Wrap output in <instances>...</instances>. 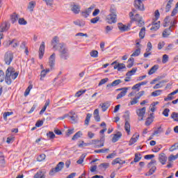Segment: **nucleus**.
Masks as SVG:
<instances>
[{
    "label": "nucleus",
    "mask_w": 178,
    "mask_h": 178,
    "mask_svg": "<svg viewBox=\"0 0 178 178\" xmlns=\"http://www.w3.org/2000/svg\"><path fill=\"white\" fill-rule=\"evenodd\" d=\"M159 161L161 163V165H165L166 161H168V157L165 153H161L159 156Z\"/></svg>",
    "instance_id": "15"
},
{
    "label": "nucleus",
    "mask_w": 178,
    "mask_h": 178,
    "mask_svg": "<svg viewBox=\"0 0 178 178\" xmlns=\"http://www.w3.org/2000/svg\"><path fill=\"white\" fill-rule=\"evenodd\" d=\"M10 19L13 23V24H15L17 20H19V15L16 14V13H13L10 16Z\"/></svg>",
    "instance_id": "18"
},
{
    "label": "nucleus",
    "mask_w": 178,
    "mask_h": 178,
    "mask_svg": "<svg viewBox=\"0 0 178 178\" xmlns=\"http://www.w3.org/2000/svg\"><path fill=\"white\" fill-rule=\"evenodd\" d=\"M139 37L143 40L145 37V27H143L139 33Z\"/></svg>",
    "instance_id": "36"
},
{
    "label": "nucleus",
    "mask_w": 178,
    "mask_h": 178,
    "mask_svg": "<svg viewBox=\"0 0 178 178\" xmlns=\"http://www.w3.org/2000/svg\"><path fill=\"white\" fill-rule=\"evenodd\" d=\"M112 30H113V26H106L105 28L106 34H109V32L112 31Z\"/></svg>",
    "instance_id": "57"
},
{
    "label": "nucleus",
    "mask_w": 178,
    "mask_h": 178,
    "mask_svg": "<svg viewBox=\"0 0 178 178\" xmlns=\"http://www.w3.org/2000/svg\"><path fill=\"white\" fill-rule=\"evenodd\" d=\"M82 136H83V133L79 131L76 132V133L73 136L72 140H77V139L80 138Z\"/></svg>",
    "instance_id": "32"
},
{
    "label": "nucleus",
    "mask_w": 178,
    "mask_h": 178,
    "mask_svg": "<svg viewBox=\"0 0 178 178\" xmlns=\"http://www.w3.org/2000/svg\"><path fill=\"white\" fill-rule=\"evenodd\" d=\"M122 83V80L117 79L113 81L111 83H108L106 85V88L109 90V88H112V87H116V86H119Z\"/></svg>",
    "instance_id": "16"
},
{
    "label": "nucleus",
    "mask_w": 178,
    "mask_h": 178,
    "mask_svg": "<svg viewBox=\"0 0 178 178\" xmlns=\"http://www.w3.org/2000/svg\"><path fill=\"white\" fill-rule=\"evenodd\" d=\"M18 23L19 24L26 26V24H27V21H26L24 18H19L18 19Z\"/></svg>",
    "instance_id": "54"
},
{
    "label": "nucleus",
    "mask_w": 178,
    "mask_h": 178,
    "mask_svg": "<svg viewBox=\"0 0 178 178\" xmlns=\"http://www.w3.org/2000/svg\"><path fill=\"white\" fill-rule=\"evenodd\" d=\"M20 49H25V54H29V49L26 47V42H23L21 45H20Z\"/></svg>",
    "instance_id": "46"
},
{
    "label": "nucleus",
    "mask_w": 178,
    "mask_h": 178,
    "mask_svg": "<svg viewBox=\"0 0 178 178\" xmlns=\"http://www.w3.org/2000/svg\"><path fill=\"white\" fill-rule=\"evenodd\" d=\"M65 167V163L63 162H59L57 165L56 166V168H52L50 172H49V175L51 176H54V175L55 173H58V172H60V170H62V169H63V168Z\"/></svg>",
    "instance_id": "5"
},
{
    "label": "nucleus",
    "mask_w": 178,
    "mask_h": 178,
    "mask_svg": "<svg viewBox=\"0 0 178 178\" xmlns=\"http://www.w3.org/2000/svg\"><path fill=\"white\" fill-rule=\"evenodd\" d=\"M116 10L114 8H111V14L107 16V22L109 24L116 22Z\"/></svg>",
    "instance_id": "4"
},
{
    "label": "nucleus",
    "mask_w": 178,
    "mask_h": 178,
    "mask_svg": "<svg viewBox=\"0 0 178 178\" xmlns=\"http://www.w3.org/2000/svg\"><path fill=\"white\" fill-rule=\"evenodd\" d=\"M147 168H149V170L147 172V176L154 175V173H155V170H156V161L155 159H152L151 162L148 163Z\"/></svg>",
    "instance_id": "3"
},
{
    "label": "nucleus",
    "mask_w": 178,
    "mask_h": 178,
    "mask_svg": "<svg viewBox=\"0 0 178 178\" xmlns=\"http://www.w3.org/2000/svg\"><path fill=\"white\" fill-rule=\"evenodd\" d=\"M17 76H19V73L15 72V70L12 67L6 70V77L3 71L0 70V83H2L5 80L6 84H12V79L13 80H15Z\"/></svg>",
    "instance_id": "2"
},
{
    "label": "nucleus",
    "mask_w": 178,
    "mask_h": 178,
    "mask_svg": "<svg viewBox=\"0 0 178 178\" xmlns=\"http://www.w3.org/2000/svg\"><path fill=\"white\" fill-rule=\"evenodd\" d=\"M117 163H120V165H123V163H126V161H122L120 158H117L112 161V165H117Z\"/></svg>",
    "instance_id": "27"
},
{
    "label": "nucleus",
    "mask_w": 178,
    "mask_h": 178,
    "mask_svg": "<svg viewBox=\"0 0 178 178\" xmlns=\"http://www.w3.org/2000/svg\"><path fill=\"white\" fill-rule=\"evenodd\" d=\"M159 69V65H154L148 72V74L151 76V74H154L156 70Z\"/></svg>",
    "instance_id": "23"
},
{
    "label": "nucleus",
    "mask_w": 178,
    "mask_h": 178,
    "mask_svg": "<svg viewBox=\"0 0 178 178\" xmlns=\"http://www.w3.org/2000/svg\"><path fill=\"white\" fill-rule=\"evenodd\" d=\"M108 81H109V79L108 78L103 79L99 81L98 86H104V84H105L106 83H108Z\"/></svg>",
    "instance_id": "51"
},
{
    "label": "nucleus",
    "mask_w": 178,
    "mask_h": 178,
    "mask_svg": "<svg viewBox=\"0 0 178 178\" xmlns=\"http://www.w3.org/2000/svg\"><path fill=\"white\" fill-rule=\"evenodd\" d=\"M140 54H141V49L138 48L131 55V56L135 57V56H138L140 55Z\"/></svg>",
    "instance_id": "43"
},
{
    "label": "nucleus",
    "mask_w": 178,
    "mask_h": 178,
    "mask_svg": "<svg viewBox=\"0 0 178 178\" xmlns=\"http://www.w3.org/2000/svg\"><path fill=\"white\" fill-rule=\"evenodd\" d=\"M162 149V145H156L152 149L153 152H159Z\"/></svg>",
    "instance_id": "45"
},
{
    "label": "nucleus",
    "mask_w": 178,
    "mask_h": 178,
    "mask_svg": "<svg viewBox=\"0 0 178 178\" xmlns=\"http://www.w3.org/2000/svg\"><path fill=\"white\" fill-rule=\"evenodd\" d=\"M51 45L53 49L58 50L60 54V59L66 60L67 59V49H66V44L65 43H59V38L55 36L51 40Z\"/></svg>",
    "instance_id": "1"
},
{
    "label": "nucleus",
    "mask_w": 178,
    "mask_h": 178,
    "mask_svg": "<svg viewBox=\"0 0 178 178\" xmlns=\"http://www.w3.org/2000/svg\"><path fill=\"white\" fill-rule=\"evenodd\" d=\"M33 178H45V170H42L38 172L33 177Z\"/></svg>",
    "instance_id": "19"
},
{
    "label": "nucleus",
    "mask_w": 178,
    "mask_h": 178,
    "mask_svg": "<svg viewBox=\"0 0 178 178\" xmlns=\"http://www.w3.org/2000/svg\"><path fill=\"white\" fill-rule=\"evenodd\" d=\"M126 94H127V90H123L121 91L120 93H119L116 99H120L121 98H123V97H126Z\"/></svg>",
    "instance_id": "30"
},
{
    "label": "nucleus",
    "mask_w": 178,
    "mask_h": 178,
    "mask_svg": "<svg viewBox=\"0 0 178 178\" xmlns=\"http://www.w3.org/2000/svg\"><path fill=\"white\" fill-rule=\"evenodd\" d=\"M47 73H49V69L43 70L40 72V80L42 81Z\"/></svg>",
    "instance_id": "24"
},
{
    "label": "nucleus",
    "mask_w": 178,
    "mask_h": 178,
    "mask_svg": "<svg viewBox=\"0 0 178 178\" xmlns=\"http://www.w3.org/2000/svg\"><path fill=\"white\" fill-rule=\"evenodd\" d=\"M140 19H143V17L140 16L139 14H136L131 20H134V22H138V20H140Z\"/></svg>",
    "instance_id": "53"
},
{
    "label": "nucleus",
    "mask_w": 178,
    "mask_h": 178,
    "mask_svg": "<svg viewBox=\"0 0 178 178\" xmlns=\"http://www.w3.org/2000/svg\"><path fill=\"white\" fill-rule=\"evenodd\" d=\"M33 88V86L30 85L24 92V97H27L30 94V90Z\"/></svg>",
    "instance_id": "58"
},
{
    "label": "nucleus",
    "mask_w": 178,
    "mask_h": 178,
    "mask_svg": "<svg viewBox=\"0 0 178 178\" xmlns=\"http://www.w3.org/2000/svg\"><path fill=\"white\" fill-rule=\"evenodd\" d=\"M169 112H170V110L169 108H165L163 111V115L165 116V118H168V116H169Z\"/></svg>",
    "instance_id": "61"
},
{
    "label": "nucleus",
    "mask_w": 178,
    "mask_h": 178,
    "mask_svg": "<svg viewBox=\"0 0 178 178\" xmlns=\"http://www.w3.org/2000/svg\"><path fill=\"white\" fill-rule=\"evenodd\" d=\"M10 115H13V112H5L3 114V118L4 120H8V116H10Z\"/></svg>",
    "instance_id": "49"
},
{
    "label": "nucleus",
    "mask_w": 178,
    "mask_h": 178,
    "mask_svg": "<svg viewBox=\"0 0 178 178\" xmlns=\"http://www.w3.org/2000/svg\"><path fill=\"white\" fill-rule=\"evenodd\" d=\"M162 94V90H157L154 92H152L151 95L152 97H159V95H161Z\"/></svg>",
    "instance_id": "40"
},
{
    "label": "nucleus",
    "mask_w": 178,
    "mask_h": 178,
    "mask_svg": "<svg viewBox=\"0 0 178 178\" xmlns=\"http://www.w3.org/2000/svg\"><path fill=\"white\" fill-rule=\"evenodd\" d=\"M145 111H147V108L145 107L136 110V115H138V120H144Z\"/></svg>",
    "instance_id": "9"
},
{
    "label": "nucleus",
    "mask_w": 178,
    "mask_h": 178,
    "mask_svg": "<svg viewBox=\"0 0 178 178\" xmlns=\"http://www.w3.org/2000/svg\"><path fill=\"white\" fill-rule=\"evenodd\" d=\"M93 10H94V6H91L90 7L87 8L86 10L82 11L81 13V15L83 16V17L87 18L88 17L90 16V15L91 14V12H92Z\"/></svg>",
    "instance_id": "12"
},
{
    "label": "nucleus",
    "mask_w": 178,
    "mask_h": 178,
    "mask_svg": "<svg viewBox=\"0 0 178 178\" xmlns=\"http://www.w3.org/2000/svg\"><path fill=\"white\" fill-rule=\"evenodd\" d=\"M92 116V114L88 113L85 120V124L86 126H88V124L90 123V120H91V117Z\"/></svg>",
    "instance_id": "34"
},
{
    "label": "nucleus",
    "mask_w": 178,
    "mask_h": 178,
    "mask_svg": "<svg viewBox=\"0 0 178 178\" xmlns=\"http://www.w3.org/2000/svg\"><path fill=\"white\" fill-rule=\"evenodd\" d=\"M70 9L72 12L74 13V15H79V13H80V10L81 9V7L80 6V5L74 4V3H73L70 6Z\"/></svg>",
    "instance_id": "11"
},
{
    "label": "nucleus",
    "mask_w": 178,
    "mask_h": 178,
    "mask_svg": "<svg viewBox=\"0 0 178 178\" xmlns=\"http://www.w3.org/2000/svg\"><path fill=\"white\" fill-rule=\"evenodd\" d=\"M168 61H169V56H168V54H164L162 58V63H168Z\"/></svg>",
    "instance_id": "48"
},
{
    "label": "nucleus",
    "mask_w": 178,
    "mask_h": 178,
    "mask_svg": "<svg viewBox=\"0 0 178 178\" xmlns=\"http://www.w3.org/2000/svg\"><path fill=\"white\" fill-rule=\"evenodd\" d=\"M13 60V53L12 51H7L4 55V62L6 65H10Z\"/></svg>",
    "instance_id": "6"
},
{
    "label": "nucleus",
    "mask_w": 178,
    "mask_h": 178,
    "mask_svg": "<svg viewBox=\"0 0 178 178\" xmlns=\"http://www.w3.org/2000/svg\"><path fill=\"white\" fill-rule=\"evenodd\" d=\"M118 29L120 31H127L129 30V26L124 25L123 24H118Z\"/></svg>",
    "instance_id": "29"
},
{
    "label": "nucleus",
    "mask_w": 178,
    "mask_h": 178,
    "mask_svg": "<svg viewBox=\"0 0 178 178\" xmlns=\"http://www.w3.org/2000/svg\"><path fill=\"white\" fill-rule=\"evenodd\" d=\"M177 159L176 157V156L171 154L170 155V156L168 157V161L169 162H172V161H176Z\"/></svg>",
    "instance_id": "62"
},
{
    "label": "nucleus",
    "mask_w": 178,
    "mask_h": 178,
    "mask_svg": "<svg viewBox=\"0 0 178 178\" xmlns=\"http://www.w3.org/2000/svg\"><path fill=\"white\" fill-rule=\"evenodd\" d=\"M176 24H177V21H176V19H173L170 22L169 29L171 30H175V29H176Z\"/></svg>",
    "instance_id": "33"
},
{
    "label": "nucleus",
    "mask_w": 178,
    "mask_h": 178,
    "mask_svg": "<svg viewBox=\"0 0 178 178\" xmlns=\"http://www.w3.org/2000/svg\"><path fill=\"white\" fill-rule=\"evenodd\" d=\"M86 154H82L79 159L76 161V163H78V165H81V163H83V162H84V159L86 158Z\"/></svg>",
    "instance_id": "42"
},
{
    "label": "nucleus",
    "mask_w": 178,
    "mask_h": 178,
    "mask_svg": "<svg viewBox=\"0 0 178 178\" xmlns=\"http://www.w3.org/2000/svg\"><path fill=\"white\" fill-rule=\"evenodd\" d=\"M99 21V17H96L90 19V23L95 24V23H98Z\"/></svg>",
    "instance_id": "63"
},
{
    "label": "nucleus",
    "mask_w": 178,
    "mask_h": 178,
    "mask_svg": "<svg viewBox=\"0 0 178 178\" xmlns=\"http://www.w3.org/2000/svg\"><path fill=\"white\" fill-rule=\"evenodd\" d=\"M124 129L127 134H130V123L127 121L125 122Z\"/></svg>",
    "instance_id": "41"
},
{
    "label": "nucleus",
    "mask_w": 178,
    "mask_h": 178,
    "mask_svg": "<svg viewBox=\"0 0 178 178\" xmlns=\"http://www.w3.org/2000/svg\"><path fill=\"white\" fill-rule=\"evenodd\" d=\"M68 117L70 118L71 123H77V114L76 113L71 111L68 113Z\"/></svg>",
    "instance_id": "14"
},
{
    "label": "nucleus",
    "mask_w": 178,
    "mask_h": 178,
    "mask_svg": "<svg viewBox=\"0 0 178 178\" xmlns=\"http://www.w3.org/2000/svg\"><path fill=\"white\" fill-rule=\"evenodd\" d=\"M93 116H94L95 120H96V122H100L101 121V117H99V110H98V108H97L94 111Z\"/></svg>",
    "instance_id": "20"
},
{
    "label": "nucleus",
    "mask_w": 178,
    "mask_h": 178,
    "mask_svg": "<svg viewBox=\"0 0 178 178\" xmlns=\"http://www.w3.org/2000/svg\"><path fill=\"white\" fill-rule=\"evenodd\" d=\"M90 54V56H92V58H98V51L93 50Z\"/></svg>",
    "instance_id": "55"
},
{
    "label": "nucleus",
    "mask_w": 178,
    "mask_h": 178,
    "mask_svg": "<svg viewBox=\"0 0 178 178\" xmlns=\"http://www.w3.org/2000/svg\"><path fill=\"white\" fill-rule=\"evenodd\" d=\"M19 44L20 42L15 39H13L12 41H10L9 42V45H12L13 48H16V47H19Z\"/></svg>",
    "instance_id": "28"
},
{
    "label": "nucleus",
    "mask_w": 178,
    "mask_h": 178,
    "mask_svg": "<svg viewBox=\"0 0 178 178\" xmlns=\"http://www.w3.org/2000/svg\"><path fill=\"white\" fill-rule=\"evenodd\" d=\"M47 137H49V138H50L51 140H53V138H55V134H54V132L52 131H49L47 134Z\"/></svg>",
    "instance_id": "64"
},
{
    "label": "nucleus",
    "mask_w": 178,
    "mask_h": 178,
    "mask_svg": "<svg viewBox=\"0 0 178 178\" xmlns=\"http://www.w3.org/2000/svg\"><path fill=\"white\" fill-rule=\"evenodd\" d=\"M109 168V163H103L99 165V169H108Z\"/></svg>",
    "instance_id": "39"
},
{
    "label": "nucleus",
    "mask_w": 178,
    "mask_h": 178,
    "mask_svg": "<svg viewBox=\"0 0 178 178\" xmlns=\"http://www.w3.org/2000/svg\"><path fill=\"white\" fill-rule=\"evenodd\" d=\"M120 137H122V133L118 132L113 136L112 141L113 143H116L117 141H119V140H120Z\"/></svg>",
    "instance_id": "22"
},
{
    "label": "nucleus",
    "mask_w": 178,
    "mask_h": 178,
    "mask_svg": "<svg viewBox=\"0 0 178 178\" xmlns=\"http://www.w3.org/2000/svg\"><path fill=\"white\" fill-rule=\"evenodd\" d=\"M134 65V58H130L129 60H128V65H127V67L129 69H130L131 67H133Z\"/></svg>",
    "instance_id": "35"
},
{
    "label": "nucleus",
    "mask_w": 178,
    "mask_h": 178,
    "mask_svg": "<svg viewBox=\"0 0 178 178\" xmlns=\"http://www.w3.org/2000/svg\"><path fill=\"white\" fill-rule=\"evenodd\" d=\"M46 156L44 154H40L38 157V161H39V162H42V161H44V159H45Z\"/></svg>",
    "instance_id": "60"
},
{
    "label": "nucleus",
    "mask_w": 178,
    "mask_h": 178,
    "mask_svg": "<svg viewBox=\"0 0 178 178\" xmlns=\"http://www.w3.org/2000/svg\"><path fill=\"white\" fill-rule=\"evenodd\" d=\"M99 106L102 107L103 112H105L109 108L108 103H102Z\"/></svg>",
    "instance_id": "37"
},
{
    "label": "nucleus",
    "mask_w": 178,
    "mask_h": 178,
    "mask_svg": "<svg viewBox=\"0 0 178 178\" xmlns=\"http://www.w3.org/2000/svg\"><path fill=\"white\" fill-rule=\"evenodd\" d=\"M9 29H10V22L5 21L2 22L0 26V33H5V31H8Z\"/></svg>",
    "instance_id": "8"
},
{
    "label": "nucleus",
    "mask_w": 178,
    "mask_h": 178,
    "mask_svg": "<svg viewBox=\"0 0 178 178\" xmlns=\"http://www.w3.org/2000/svg\"><path fill=\"white\" fill-rule=\"evenodd\" d=\"M145 94L144 90H142L138 93V96L134 97L131 102L130 105H136V104H138V99L143 97Z\"/></svg>",
    "instance_id": "10"
},
{
    "label": "nucleus",
    "mask_w": 178,
    "mask_h": 178,
    "mask_svg": "<svg viewBox=\"0 0 178 178\" xmlns=\"http://www.w3.org/2000/svg\"><path fill=\"white\" fill-rule=\"evenodd\" d=\"M161 22H157L156 23L153 22L152 26L150 29L152 31H156L160 27Z\"/></svg>",
    "instance_id": "26"
},
{
    "label": "nucleus",
    "mask_w": 178,
    "mask_h": 178,
    "mask_svg": "<svg viewBox=\"0 0 178 178\" xmlns=\"http://www.w3.org/2000/svg\"><path fill=\"white\" fill-rule=\"evenodd\" d=\"M45 53V42H42L40 48H39V58L40 59H42V56H44V54Z\"/></svg>",
    "instance_id": "13"
},
{
    "label": "nucleus",
    "mask_w": 178,
    "mask_h": 178,
    "mask_svg": "<svg viewBox=\"0 0 178 178\" xmlns=\"http://www.w3.org/2000/svg\"><path fill=\"white\" fill-rule=\"evenodd\" d=\"M170 17L168 16L164 19V23L163 24V27H168V26H169V19H170Z\"/></svg>",
    "instance_id": "59"
},
{
    "label": "nucleus",
    "mask_w": 178,
    "mask_h": 178,
    "mask_svg": "<svg viewBox=\"0 0 178 178\" xmlns=\"http://www.w3.org/2000/svg\"><path fill=\"white\" fill-rule=\"evenodd\" d=\"M152 122H154V118L152 117L147 118L145 122V126H149Z\"/></svg>",
    "instance_id": "47"
},
{
    "label": "nucleus",
    "mask_w": 178,
    "mask_h": 178,
    "mask_svg": "<svg viewBox=\"0 0 178 178\" xmlns=\"http://www.w3.org/2000/svg\"><path fill=\"white\" fill-rule=\"evenodd\" d=\"M172 30L170 29V28L168 29H165L163 31V37L164 38H166L168 37H169V35H170V33H172Z\"/></svg>",
    "instance_id": "21"
},
{
    "label": "nucleus",
    "mask_w": 178,
    "mask_h": 178,
    "mask_svg": "<svg viewBox=\"0 0 178 178\" xmlns=\"http://www.w3.org/2000/svg\"><path fill=\"white\" fill-rule=\"evenodd\" d=\"M56 58V54H55V53H53L50 57H49V65L50 66V67H53L54 66H55V59Z\"/></svg>",
    "instance_id": "17"
},
{
    "label": "nucleus",
    "mask_w": 178,
    "mask_h": 178,
    "mask_svg": "<svg viewBox=\"0 0 178 178\" xmlns=\"http://www.w3.org/2000/svg\"><path fill=\"white\" fill-rule=\"evenodd\" d=\"M144 0H135L134 1V8H136L140 12H144L145 10V8H144V3H143Z\"/></svg>",
    "instance_id": "7"
},
{
    "label": "nucleus",
    "mask_w": 178,
    "mask_h": 178,
    "mask_svg": "<svg viewBox=\"0 0 178 178\" xmlns=\"http://www.w3.org/2000/svg\"><path fill=\"white\" fill-rule=\"evenodd\" d=\"M136 72H137V68H133L131 70L128 72L126 75L128 76H133V74H134Z\"/></svg>",
    "instance_id": "50"
},
{
    "label": "nucleus",
    "mask_w": 178,
    "mask_h": 178,
    "mask_svg": "<svg viewBox=\"0 0 178 178\" xmlns=\"http://www.w3.org/2000/svg\"><path fill=\"white\" fill-rule=\"evenodd\" d=\"M141 159V154H136L135 158L134 159V162H139V161Z\"/></svg>",
    "instance_id": "56"
},
{
    "label": "nucleus",
    "mask_w": 178,
    "mask_h": 178,
    "mask_svg": "<svg viewBox=\"0 0 178 178\" xmlns=\"http://www.w3.org/2000/svg\"><path fill=\"white\" fill-rule=\"evenodd\" d=\"M171 119H173L174 122H178V113L173 112L171 114Z\"/></svg>",
    "instance_id": "44"
},
{
    "label": "nucleus",
    "mask_w": 178,
    "mask_h": 178,
    "mask_svg": "<svg viewBox=\"0 0 178 178\" xmlns=\"http://www.w3.org/2000/svg\"><path fill=\"white\" fill-rule=\"evenodd\" d=\"M140 137V135H134L133 137L131 138L129 141V145H133L135 143H137V140H138V138Z\"/></svg>",
    "instance_id": "25"
},
{
    "label": "nucleus",
    "mask_w": 178,
    "mask_h": 178,
    "mask_svg": "<svg viewBox=\"0 0 178 178\" xmlns=\"http://www.w3.org/2000/svg\"><path fill=\"white\" fill-rule=\"evenodd\" d=\"M163 83H166V81H160L159 83L156 84L153 88L154 90H158V88H161V87H163L162 84H163Z\"/></svg>",
    "instance_id": "38"
},
{
    "label": "nucleus",
    "mask_w": 178,
    "mask_h": 178,
    "mask_svg": "<svg viewBox=\"0 0 178 178\" xmlns=\"http://www.w3.org/2000/svg\"><path fill=\"white\" fill-rule=\"evenodd\" d=\"M34 8H35V1L29 2L28 9L30 10V12H33V10H34Z\"/></svg>",
    "instance_id": "31"
},
{
    "label": "nucleus",
    "mask_w": 178,
    "mask_h": 178,
    "mask_svg": "<svg viewBox=\"0 0 178 178\" xmlns=\"http://www.w3.org/2000/svg\"><path fill=\"white\" fill-rule=\"evenodd\" d=\"M106 151H109V149H100L98 150H95V152L96 154H105V152H106Z\"/></svg>",
    "instance_id": "52"
}]
</instances>
